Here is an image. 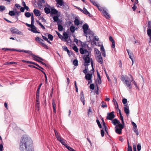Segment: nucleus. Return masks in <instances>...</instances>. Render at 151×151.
<instances>
[{
  "mask_svg": "<svg viewBox=\"0 0 151 151\" xmlns=\"http://www.w3.org/2000/svg\"><path fill=\"white\" fill-rule=\"evenodd\" d=\"M32 140L27 136H24L20 142V151H34L32 148Z\"/></svg>",
  "mask_w": 151,
  "mask_h": 151,
  "instance_id": "nucleus-1",
  "label": "nucleus"
},
{
  "mask_svg": "<svg viewBox=\"0 0 151 151\" xmlns=\"http://www.w3.org/2000/svg\"><path fill=\"white\" fill-rule=\"evenodd\" d=\"M50 17L53 19L54 22H57V10L54 7H50Z\"/></svg>",
  "mask_w": 151,
  "mask_h": 151,
  "instance_id": "nucleus-2",
  "label": "nucleus"
},
{
  "mask_svg": "<svg viewBox=\"0 0 151 151\" xmlns=\"http://www.w3.org/2000/svg\"><path fill=\"white\" fill-rule=\"evenodd\" d=\"M83 58L85 61L86 64H84V65L85 66H88L89 65L88 63H89L90 62V59L89 57V53H88L87 55H85L84 56Z\"/></svg>",
  "mask_w": 151,
  "mask_h": 151,
  "instance_id": "nucleus-3",
  "label": "nucleus"
},
{
  "mask_svg": "<svg viewBox=\"0 0 151 151\" xmlns=\"http://www.w3.org/2000/svg\"><path fill=\"white\" fill-rule=\"evenodd\" d=\"M129 75L131 78V80H127L124 83H125L128 88L129 89H131L132 88V86L131 84V82L133 81V78L131 75L130 74Z\"/></svg>",
  "mask_w": 151,
  "mask_h": 151,
  "instance_id": "nucleus-4",
  "label": "nucleus"
},
{
  "mask_svg": "<svg viewBox=\"0 0 151 151\" xmlns=\"http://www.w3.org/2000/svg\"><path fill=\"white\" fill-rule=\"evenodd\" d=\"M118 127H119V128L117 126L115 127V132L116 133L119 134H121L122 129L124 127V125L122 124H119L118 125Z\"/></svg>",
  "mask_w": 151,
  "mask_h": 151,
  "instance_id": "nucleus-5",
  "label": "nucleus"
},
{
  "mask_svg": "<svg viewBox=\"0 0 151 151\" xmlns=\"http://www.w3.org/2000/svg\"><path fill=\"white\" fill-rule=\"evenodd\" d=\"M65 4L63 0H57V7L65 9Z\"/></svg>",
  "mask_w": 151,
  "mask_h": 151,
  "instance_id": "nucleus-6",
  "label": "nucleus"
},
{
  "mask_svg": "<svg viewBox=\"0 0 151 151\" xmlns=\"http://www.w3.org/2000/svg\"><path fill=\"white\" fill-rule=\"evenodd\" d=\"M11 31L12 34H17L19 35H22V33L20 31H19L16 28L13 27L11 29Z\"/></svg>",
  "mask_w": 151,
  "mask_h": 151,
  "instance_id": "nucleus-7",
  "label": "nucleus"
},
{
  "mask_svg": "<svg viewBox=\"0 0 151 151\" xmlns=\"http://www.w3.org/2000/svg\"><path fill=\"white\" fill-rule=\"evenodd\" d=\"M114 111H112L107 114L106 119L109 120H112L115 117Z\"/></svg>",
  "mask_w": 151,
  "mask_h": 151,
  "instance_id": "nucleus-8",
  "label": "nucleus"
},
{
  "mask_svg": "<svg viewBox=\"0 0 151 151\" xmlns=\"http://www.w3.org/2000/svg\"><path fill=\"white\" fill-rule=\"evenodd\" d=\"M57 140L60 141L62 144L64 145L65 147L66 145H67L66 144V141L64 139L62 138L61 137L58 136L57 134Z\"/></svg>",
  "mask_w": 151,
  "mask_h": 151,
  "instance_id": "nucleus-9",
  "label": "nucleus"
},
{
  "mask_svg": "<svg viewBox=\"0 0 151 151\" xmlns=\"http://www.w3.org/2000/svg\"><path fill=\"white\" fill-rule=\"evenodd\" d=\"M90 73H88L85 75V78L87 80H91L92 78V75L94 74V73H92V70L90 71Z\"/></svg>",
  "mask_w": 151,
  "mask_h": 151,
  "instance_id": "nucleus-10",
  "label": "nucleus"
},
{
  "mask_svg": "<svg viewBox=\"0 0 151 151\" xmlns=\"http://www.w3.org/2000/svg\"><path fill=\"white\" fill-rule=\"evenodd\" d=\"M89 26L87 23H85L83 26V29L84 34L86 35L87 34V31L88 29Z\"/></svg>",
  "mask_w": 151,
  "mask_h": 151,
  "instance_id": "nucleus-11",
  "label": "nucleus"
},
{
  "mask_svg": "<svg viewBox=\"0 0 151 151\" xmlns=\"http://www.w3.org/2000/svg\"><path fill=\"white\" fill-rule=\"evenodd\" d=\"M96 59L98 62L100 64H102L103 63V61L101 55H98L96 57Z\"/></svg>",
  "mask_w": 151,
  "mask_h": 151,
  "instance_id": "nucleus-12",
  "label": "nucleus"
},
{
  "mask_svg": "<svg viewBox=\"0 0 151 151\" xmlns=\"http://www.w3.org/2000/svg\"><path fill=\"white\" fill-rule=\"evenodd\" d=\"M81 54H84L85 53L86 55H87L88 53L89 52L86 49H83L82 48H81L79 50Z\"/></svg>",
  "mask_w": 151,
  "mask_h": 151,
  "instance_id": "nucleus-13",
  "label": "nucleus"
},
{
  "mask_svg": "<svg viewBox=\"0 0 151 151\" xmlns=\"http://www.w3.org/2000/svg\"><path fill=\"white\" fill-rule=\"evenodd\" d=\"M29 30H30V31H32V32H33V33H40V32H38V31H37L36 29H37V28L35 26H34V27H32L31 28V29H30V28H29L28 29Z\"/></svg>",
  "mask_w": 151,
  "mask_h": 151,
  "instance_id": "nucleus-14",
  "label": "nucleus"
},
{
  "mask_svg": "<svg viewBox=\"0 0 151 151\" xmlns=\"http://www.w3.org/2000/svg\"><path fill=\"white\" fill-rule=\"evenodd\" d=\"M52 106L53 107V112L54 114L56 113V104L54 100L52 99Z\"/></svg>",
  "mask_w": 151,
  "mask_h": 151,
  "instance_id": "nucleus-15",
  "label": "nucleus"
},
{
  "mask_svg": "<svg viewBox=\"0 0 151 151\" xmlns=\"http://www.w3.org/2000/svg\"><path fill=\"white\" fill-rule=\"evenodd\" d=\"M48 7H45L44 8V10L45 13L47 14L50 13L51 12L50 6L49 5H47Z\"/></svg>",
  "mask_w": 151,
  "mask_h": 151,
  "instance_id": "nucleus-16",
  "label": "nucleus"
},
{
  "mask_svg": "<svg viewBox=\"0 0 151 151\" xmlns=\"http://www.w3.org/2000/svg\"><path fill=\"white\" fill-rule=\"evenodd\" d=\"M125 106H126L124 108V111L126 115L128 116L129 113V106L127 105H125Z\"/></svg>",
  "mask_w": 151,
  "mask_h": 151,
  "instance_id": "nucleus-17",
  "label": "nucleus"
},
{
  "mask_svg": "<svg viewBox=\"0 0 151 151\" xmlns=\"http://www.w3.org/2000/svg\"><path fill=\"white\" fill-rule=\"evenodd\" d=\"M23 52H24L25 53H28L29 55H32L34 59L35 58V57H36V55H34L32 53V51H31L24 50Z\"/></svg>",
  "mask_w": 151,
  "mask_h": 151,
  "instance_id": "nucleus-18",
  "label": "nucleus"
},
{
  "mask_svg": "<svg viewBox=\"0 0 151 151\" xmlns=\"http://www.w3.org/2000/svg\"><path fill=\"white\" fill-rule=\"evenodd\" d=\"M33 12L36 16H40L41 15L40 12L38 10L35 9L33 11Z\"/></svg>",
  "mask_w": 151,
  "mask_h": 151,
  "instance_id": "nucleus-19",
  "label": "nucleus"
},
{
  "mask_svg": "<svg viewBox=\"0 0 151 151\" xmlns=\"http://www.w3.org/2000/svg\"><path fill=\"white\" fill-rule=\"evenodd\" d=\"M96 7L98 8V9L101 12H102L103 13L104 12V11L106 10L105 8L101 7L99 4H98Z\"/></svg>",
  "mask_w": 151,
  "mask_h": 151,
  "instance_id": "nucleus-20",
  "label": "nucleus"
},
{
  "mask_svg": "<svg viewBox=\"0 0 151 151\" xmlns=\"http://www.w3.org/2000/svg\"><path fill=\"white\" fill-rule=\"evenodd\" d=\"M112 123L115 125L116 124H120L119 121L117 119H114L112 121Z\"/></svg>",
  "mask_w": 151,
  "mask_h": 151,
  "instance_id": "nucleus-21",
  "label": "nucleus"
},
{
  "mask_svg": "<svg viewBox=\"0 0 151 151\" xmlns=\"http://www.w3.org/2000/svg\"><path fill=\"white\" fill-rule=\"evenodd\" d=\"M104 16L106 19H109L110 18V16L108 14V13L106 11V10L104 11V12L103 13Z\"/></svg>",
  "mask_w": 151,
  "mask_h": 151,
  "instance_id": "nucleus-22",
  "label": "nucleus"
},
{
  "mask_svg": "<svg viewBox=\"0 0 151 151\" xmlns=\"http://www.w3.org/2000/svg\"><path fill=\"white\" fill-rule=\"evenodd\" d=\"M119 112L120 119L122 121V124L124 125V121L123 117L122 115V114L121 113V110L120 109H119Z\"/></svg>",
  "mask_w": 151,
  "mask_h": 151,
  "instance_id": "nucleus-23",
  "label": "nucleus"
},
{
  "mask_svg": "<svg viewBox=\"0 0 151 151\" xmlns=\"http://www.w3.org/2000/svg\"><path fill=\"white\" fill-rule=\"evenodd\" d=\"M63 36L62 35H61V37L63 39H67L68 37V35L65 32H64L63 33Z\"/></svg>",
  "mask_w": 151,
  "mask_h": 151,
  "instance_id": "nucleus-24",
  "label": "nucleus"
},
{
  "mask_svg": "<svg viewBox=\"0 0 151 151\" xmlns=\"http://www.w3.org/2000/svg\"><path fill=\"white\" fill-rule=\"evenodd\" d=\"M35 40L36 41H37L38 43H40V44L43 41V40L41 39L38 37H35Z\"/></svg>",
  "mask_w": 151,
  "mask_h": 151,
  "instance_id": "nucleus-25",
  "label": "nucleus"
},
{
  "mask_svg": "<svg viewBox=\"0 0 151 151\" xmlns=\"http://www.w3.org/2000/svg\"><path fill=\"white\" fill-rule=\"evenodd\" d=\"M87 113L88 117H89L90 115L92 114V111L91 110V107H89V108L88 109Z\"/></svg>",
  "mask_w": 151,
  "mask_h": 151,
  "instance_id": "nucleus-26",
  "label": "nucleus"
},
{
  "mask_svg": "<svg viewBox=\"0 0 151 151\" xmlns=\"http://www.w3.org/2000/svg\"><path fill=\"white\" fill-rule=\"evenodd\" d=\"M83 9L84 10V12H83V13L86 15H88V16H90V14L87 9L85 7L83 8Z\"/></svg>",
  "mask_w": 151,
  "mask_h": 151,
  "instance_id": "nucleus-27",
  "label": "nucleus"
},
{
  "mask_svg": "<svg viewBox=\"0 0 151 151\" xmlns=\"http://www.w3.org/2000/svg\"><path fill=\"white\" fill-rule=\"evenodd\" d=\"M2 50H4V51H14L15 50V49H10L7 48H2Z\"/></svg>",
  "mask_w": 151,
  "mask_h": 151,
  "instance_id": "nucleus-28",
  "label": "nucleus"
},
{
  "mask_svg": "<svg viewBox=\"0 0 151 151\" xmlns=\"http://www.w3.org/2000/svg\"><path fill=\"white\" fill-rule=\"evenodd\" d=\"M81 100V101H85L84 97L82 91H81L80 93Z\"/></svg>",
  "mask_w": 151,
  "mask_h": 151,
  "instance_id": "nucleus-29",
  "label": "nucleus"
},
{
  "mask_svg": "<svg viewBox=\"0 0 151 151\" xmlns=\"http://www.w3.org/2000/svg\"><path fill=\"white\" fill-rule=\"evenodd\" d=\"M129 58H130L131 59V60H132V63H133V58H134L132 52H131V53H130L129 54H128Z\"/></svg>",
  "mask_w": 151,
  "mask_h": 151,
  "instance_id": "nucleus-30",
  "label": "nucleus"
},
{
  "mask_svg": "<svg viewBox=\"0 0 151 151\" xmlns=\"http://www.w3.org/2000/svg\"><path fill=\"white\" fill-rule=\"evenodd\" d=\"M34 59L35 60L37 61L38 62L41 63L43 65H45L46 67L47 66V65H46V64L45 63L39 60L38 59H37V58H35Z\"/></svg>",
  "mask_w": 151,
  "mask_h": 151,
  "instance_id": "nucleus-31",
  "label": "nucleus"
},
{
  "mask_svg": "<svg viewBox=\"0 0 151 151\" xmlns=\"http://www.w3.org/2000/svg\"><path fill=\"white\" fill-rule=\"evenodd\" d=\"M86 66L85 69L83 71V73H84L85 75L87 74V71L88 70V66Z\"/></svg>",
  "mask_w": 151,
  "mask_h": 151,
  "instance_id": "nucleus-32",
  "label": "nucleus"
},
{
  "mask_svg": "<svg viewBox=\"0 0 151 151\" xmlns=\"http://www.w3.org/2000/svg\"><path fill=\"white\" fill-rule=\"evenodd\" d=\"M74 23L76 25L78 26L80 24V21L78 19H75L74 20Z\"/></svg>",
  "mask_w": 151,
  "mask_h": 151,
  "instance_id": "nucleus-33",
  "label": "nucleus"
},
{
  "mask_svg": "<svg viewBox=\"0 0 151 151\" xmlns=\"http://www.w3.org/2000/svg\"><path fill=\"white\" fill-rule=\"evenodd\" d=\"M73 64L76 66H77L78 65V61L77 59H74L73 61Z\"/></svg>",
  "mask_w": 151,
  "mask_h": 151,
  "instance_id": "nucleus-34",
  "label": "nucleus"
},
{
  "mask_svg": "<svg viewBox=\"0 0 151 151\" xmlns=\"http://www.w3.org/2000/svg\"><path fill=\"white\" fill-rule=\"evenodd\" d=\"M91 2L94 6H97L99 4H97L96 2L94 0H90Z\"/></svg>",
  "mask_w": 151,
  "mask_h": 151,
  "instance_id": "nucleus-35",
  "label": "nucleus"
},
{
  "mask_svg": "<svg viewBox=\"0 0 151 151\" xmlns=\"http://www.w3.org/2000/svg\"><path fill=\"white\" fill-rule=\"evenodd\" d=\"M34 23H33V24H32V22H31V24H29L27 23H26L25 24H26V25L28 27L31 28L32 27H34Z\"/></svg>",
  "mask_w": 151,
  "mask_h": 151,
  "instance_id": "nucleus-36",
  "label": "nucleus"
},
{
  "mask_svg": "<svg viewBox=\"0 0 151 151\" xmlns=\"http://www.w3.org/2000/svg\"><path fill=\"white\" fill-rule=\"evenodd\" d=\"M40 45L44 47L46 49H48V47L47 45L45 44L44 43H43L42 42L40 43Z\"/></svg>",
  "mask_w": 151,
  "mask_h": 151,
  "instance_id": "nucleus-37",
  "label": "nucleus"
},
{
  "mask_svg": "<svg viewBox=\"0 0 151 151\" xmlns=\"http://www.w3.org/2000/svg\"><path fill=\"white\" fill-rule=\"evenodd\" d=\"M63 27L62 26L59 24L58 25V29L59 31H62L63 29Z\"/></svg>",
  "mask_w": 151,
  "mask_h": 151,
  "instance_id": "nucleus-38",
  "label": "nucleus"
},
{
  "mask_svg": "<svg viewBox=\"0 0 151 151\" xmlns=\"http://www.w3.org/2000/svg\"><path fill=\"white\" fill-rule=\"evenodd\" d=\"M95 50L96 51V56L98 55H101V53L100 51L98 49H95Z\"/></svg>",
  "mask_w": 151,
  "mask_h": 151,
  "instance_id": "nucleus-39",
  "label": "nucleus"
},
{
  "mask_svg": "<svg viewBox=\"0 0 151 151\" xmlns=\"http://www.w3.org/2000/svg\"><path fill=\"white\" fill-rule=\"evenodd\" d=\"M66 147L70 151H76L74 149L67 145H66Z\"/></svg>",
  "mask_w": 151,
  "mask_h": 151,
  "instance_id": "nucleus-40",
  "label": "nucleus"
},
{
  "mask_svg": "<svg viewBox=\"0 0 151 151\" xmlns=\"http://www.w3.org/2000/svg\"><path fill=\"white\" fill-rule=\"evenodd\" d=\"M25 16L27 18L30 17L31 16V14L30 12H26L25 13Z\"/></svg>",
  "mask_w": 151,
  "mask_h": 151,
  "instance_id": "nucleus-41",
  "label": "nucleus"
},
{
  "mask_svg": "<svg viewBox=\"0 0 151 151\" xmlns=\"http://www.w3.org/2000/svg\"><path fill=\"white\" fill-rule=\"evenodd\" d=\"M121 79L124 83L127 80L126 79V78L124 75H123L121 76Z\"/></svg>",
  "mask_w": 151,
  "mask_h": 151,
  "instance_id": "nucleus-42",
  "label": "nucleus"
},
{
  "mask_svg": "<svg viewBox=\"0 0 151 151\" xmlns=\"http://www.w3.org/2000/svg\"><path fill=\"white\" fill-rule=\"evenodd\" d=\"M70 30L71 32L73 33L75 32V27L74 26H71L70 28Z\"/></svg>",
  "mask_w": 151,
  "mask_h": 151,
  "instance_id": "nucleus-43",
  "label": "nucleus"
},
{
  "mask_svg": "<svg viewBox=\"0 0 151 151\" xmlns=\"http://www.w3.org/2000/svg\"><path fill=\"white\" fill-rule=\"evenodd\" d=\"M48 39L52 41L53 40V36L49 34L48 35Z\"/></svg>",
  "mask_w": 151,
  "mask_h": 151,
  "instance_id": "nucleus-44",
  "label": "nucleus"
},
{
  "mask_svg": "<svg viewBox=\"0 0 151 151\" xmlns=\"http://www.w3.org/2000/svg\"><path fill=\"white\" fill-rule=\"evenodd\" d=\"M102 105L101 107L104 108V107H107V106L106 104V103L104 102V101H102L101 102Z\"/></svg>",
  "mask_w": 151,
  "mask_h": 151,
  "instance_id": "nucleus-45",
  "label": "nucleus"
},
{
  "mask_svg": "<svg viewBox=\"0 0 151 151\" xmlns=\"http://www.w3.org/2000/svg\"><path fill=\"white\" fill-rule=\"evenodd\" d=\"M73 49L76 52H78V49L76 46H74L73 47Z\"/></svg>",
  "mask_w": 151,
  "mask_h": 151,
  "instance_id": "nucleus-46",
  "label": "nucleus"
},
{
  "mask_svg": "<svg viewBox=\"0 0 151 151\" xmlns=\"http://www.w3.org/2000/svg\"><path fill=\"white\" fill-rule=\"evenodd\" d=\"M147 34L148 35L150 36V39H151V31L150 29H147Z\"/></svg>",
  "mask_w": 151,
  "mask_h": 151,
  "instance_id": "nucleus-47",
  "label": "nucleus"
},
{
  "mask_svg": "<svg viewBox=\"0 0 151 151\" xmlns=\"http://www.w3.org/2000/svg\"><path fill=\"white\" fill-rule=\"evenodd\" d=\"M9 14L11 16H14L15 13L14 11H10L9 12Z\"/></svg>",
  "mask_w": 151,
  "mask_h": 151,
  "instance_id": "nucleus-48",
  "label": "nucleus"
},
{
  "mask_svg": "<svg viewBox=\"0 0 151 151\" xmlns=\"http://www.w3.org/2000/svg\"><path fill=\"white\" fill-rule=\"evenodd\" d=\"M96 122L98 125L99 127L100 128H102V126L98 119H97L96 120Z\"/></svg>",
  "mask_w": 151,
  "mask_h": 151,
  "instance_id": "nucleus-49",
  "label": "nucleus"
},
{
  "mask_svg": "<svg viewBox=\"0 0 151 151\" xmlns=\"http://www.w3.org/2000/svg\"><path fill=\"white\" fill-rule=\"evenodd\" d=\"M134 131L136 133L137 135L139 134V132L137 127L133 128Z\"/></svg>",
  "mask_w": 151,
  "mask_h": 151,
  "instance_id": "nucleus-50",
  "label": "nucleus"
},
{
  "mask_svg": "<svg viewBox=\"0 0 151 151\" xmlns=\"http://www.w3.org/2000/svg\"><path fill=\"white\" fill-rule=\"evenodd\" d=\"M45 3V0H41L40 2V3H39L38 4V5L39 6H42V3Z\"/></svg>",
  "mask_w": 151,
  "mask_h": 151,
  "instance_id": "nucleus-51",
  "label": "nucleus"
},
{
  "mask_svg": "<svg viewBox=\"0 0 151 151\" xmlns=\"http://www.w3.org/2000/svg\"><path fill=\"white\" fill-rule=\"evenodd\" d=\"M5 9V7L3 6L0 5V11L2 12Z\"/></svg>",
  "mask_w": 151,
  "mask_h": 151,
  "instance_id": "nucleus-52",
  "label": "nucleus"
},
{
  "mask_svg": "<svg viewBox=\"0 0 151 151\" xmlns=\"http://www.w3.org/2000/svg\"><path fill=\"white\" fill-rule=\"evenodd\" d=\"M40 90V89L39 88H38L37 89L36 93V96L37 98H38V97H39Z\"/></svg>",
  "mask_w": 151,
  "mask_h": 151,
  "instance_id": "nucleus-53",
  "label": "nucleus"
},
{
  "mask_svg": "<svg viewBox=\"0 0 151 151\" xmlns=\"http://www.w3.org/2000/svg\"><path fill=\"white\" fill-rule=\"evenodd\" d=\"M91 64L92 68V69L91 70H92V73H94V69L93 67V63L92 61H91Z\"/></svg>",
  "mask_w": 151,
  "mask_h": 151,
  "instance_id": "nucleus-54",
  "label": "nucleus"
},
{
  "mask_svg": "<svg viewBox=\"0 0 151 151\" xmlns=\"http://www.w3.org/2000/svg\"><path fill=\"white\" fill-rule=\"evenodd\" d=\"M31 22L32 24L34 23V19L33 13H32V15H31Z\"/></svg>",
  "mask_w": 151,
  "mask_h": 151,
  "instance_id": "nucleus-55",
  "label": "nucleus"
},
{
  "mask_svg": "<svg viewBox=\"0 0 151 151\" xmlns=\"http://www.w3.org/2000/svg\"><path fill=\"white\" fill-rule=\"evenodd\" d=\"M89 87L92 90L94 89V87H95L94 84H91L90 85Z\"/></svg>",
  "mask_w": 151,
  "mask_h": 151,
  "instance_id": "nucleus-56",
  "label": "nucleus"
},
{
  "mask_svg": "<svg viewBox=\"0 0 151 151\" xmlns=\"http://www.w3.org/2000/svg\"><path fill=\"white\" fill-rule=\"evenodd\" d=\"M137 147L138 151H139L141 149V146L140 144H139L137 145Z\"/></svg>",
  "mask_w": 151,
  "mask_h": 151,
  "instance_id": "nucleus-57",
  "label": "nucleus"
},
{
  "mask_svg": "<svg viewBox=\"0 0 151 151\" xmlns=\"http://www.w3.org/2000/svg\"><path fill=\"white\" fill-rule=\"evenodd\" d=\"M17 63L16 62H6L5 63V65H8V64H16Z\"/></svg>",
  "mask_w": 151,
  "mask_h": 151,
  "instance_id": "nucleus-58",
  "label": "nucleus"
},
{
  "mask_svg": "<svg viewBox=\"0 0 151 151\" xmlns=\"http://www.w3.org/2000/svg\"><path fill=\"white\" fill-rule=\"evenodd\" d=\"M122 102L123 104H126L127 102V100L126 99H123L122 100Z\"/></svg>",
  "mask_w": 151,
  "mask_h": 151,
  "instance_id": "nucleus-59",
  "label": "nucleus"
},
{
  "mask_svg": "<svg viewBox=\"0 0 151 151\" xmlns=\"http://www.w3.org/2000/svg\"><path fill=\"white\" fill-rule=\"evenodd\" d=\"M101 134L102 137H103L104 134V132L103 130L101 129Z\"/></svg>",
  "mask_w": 151,
  "mask_h": 151,
  "instance_id": "nucleus-60",
  "label": "nucleus"
},
{
  "mask_svg": "<svg viewBox=\"0 0 151 151\" xmlns=\"http://www.w3.org/2000/svg\"><path fill=\"white\" fill-rule=\"evenodd\" d=\"M132 124L133 126V128L137 127V126L136 124L134 122H132Z\"/></svg>",
  "mask_w": 151,
  "mask_h": 151,
  "instance_id": "nucleus-61",
  "label": "nucleus"
},
{
  "mask_svg": "<svg viewBox=\"0 0 151 151\" xmlns=\"http://www.w3.org/2000/svg\"><path fill=\"white\" fill-rule=\"evenodd\" d=\"M109 41L111 42H114V39H113V38H112V37L111 36H110L109 37Z\"/></svg>",
  "mask_w": 151,
  "mask_h": 151,
  "instance_id": "nucleus-62",
  "label": "nucleus"
},
{
  "mask_svg": "<svg viewBox=\"0 0 151 151\" xmlns=\"http://www.w3.org/2000/svg\"><path fill=\"white\" fill-rule=\"evenodd\" d=\"M63 48L64 50L65 51L67 52L68 50H69L68 49V48L67 47H66V46H64L63 47Z\"/></svg>",
  "mask_w": 151,
  "mask_h": 151,
  "instance_id": "nucleus-63",
  "label": "nucleus"
},
{
  "mask_svg": "<svg viewBox=\"0 0 151 151\" xmlns=\"http://www.w3.org/2000/svg\"><path fill=\"white\" fill-rule=\"evenodd\" d=\"M128 151H132V147L131 146H128L127 148Z\"/></svg>",
  "mask_w": 151,
  "mask_h": 151,
  "instance_id": "nucleus-64",
  "label": "nucleus"
}]
</instances>
